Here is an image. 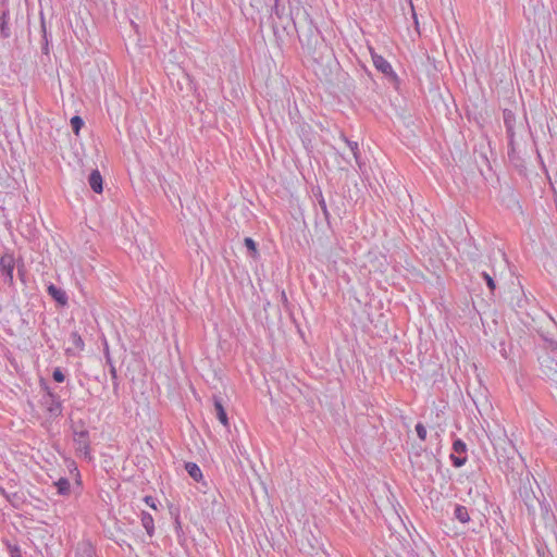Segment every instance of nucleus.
<instances>
[{
  "instance_id": "nucleus-31",
  "label": "nucleus",
  "mask_w": 557,
  "mask_h": 557,
  "mask_svg": "<svg viewBox=\"0 0 557 557\" xmlns=\"http://www.w3.org/2000/svg\"><path fill=\"white\" fill-rule=\"evenodd\" d=\"M41 51L44 54H49V41H42Z\"/></svg>"
},
{
  "instance_id": "nucleus-6",
  "label": "nucleus",
  "mask_w": 557,
  "mask_h": 557,
  "mask_svg": "<svg viewBox=\"0 0 557 557\" xmlns=\"http://www.w3.org/2000/svg\"><path fill=\"white\" fill-rule=\"evenodd\" d=\"M371 58H372L373 65L375 66V69L377 71H380L381 73H383L384 75L389 77L392 81L397 79V75L393 71L391 63L385 58L375 53L372 49H371Z\"/></svg>"
},
{
  "instance_id": "nucleus-30",
  "label": "nucleus",
  "mask_w": 557,
  "mask_h": 557,
  "mask_svg": "<svg viewBox=\"0 0 557 557\" xmlns=\"http://www.w3.org/2000/svg\"><path fill=\"white\" fill-rule=\"evenodd\" d=\"M175 530H176V533L178 534V536L183 532L182 531V524H181V521H180L178 517L175 519Z\"/></svg>"
},
{
  "instance_id": "nucleus-29",
  "label": "nucleus",
  "mask_w": 557,
  "mask_h": 557,
  "mask_svg": "<svg viewBox=\"0 0 557 557\" xmlns=\"http://www.w3.org/2000/svg\"><path fill=\"white\" fill-rule=\"evenodd\" d=\"M278 0H275V4H274V8H273V13L277 16V17H281L282 16V12L278 8Z\"/></svg>"
},
{
  "instance_id": "nucleus-33",
  "label": "nucleus",
  "mask_w": 557,
  "mask_h": 557,
  "mask_svg": "<svg viewBox=\"0 0 557 557\" xmlns=\"http://www.w3.org/2000/svg\"><path fill=\"white\" fill-rule=\"evenodd\" d=\"M12 557H22V556H21L20 552L16 550L15 553L12 554Z\"/></svg>"
},
{
  "instance_id": "nucleus-8",
  "label": "nucleus",
  "mask_w": 557,
  "mask_h": 557,
  "mask_svg": "<svg viewBox=\"0 0 557 557\" xmlns=\"http://www.w3.org/2000/svg\"><path fill=\"white\" fill-rule=\"evenodd\" d=\"M75 557H97L96 549L89 542H81L77 544Z\"/></svg>"
},
{
  "instance_id": "nucleus-32",
  "label": "nucleus",
  "mask_w": 557,
  "mask_h": 557,
  "mask_svg": "<svg viewBox=\"0 0 557 557\" xmlns=\"http://www.w3.org/2000/svg\"><path fill=\"white\" fill-rule=\"evenodd\" d=\"M553 388V396L555 399H557V375H555V379H554V386L552 387Z\"/></svg>"
},
{
  "instance_id": "nucleus-5",
  "label": "nucleus",
  "mask_w": 557,
  "mask_h": 557,
  "mask_svg": "<svg viewBox=\"0 0 557 557\" xmlns=\"http://www.w3.org/2000/svg\"><path fill=\"white\" fill-rule=\"evenodd\" d=\"M454 453L450 455V460L456 468L462 467L467 462V445L460 440L456 438L453 443Z\"/></svg>"
},
{
  "instance_id": "nucleus-20",
  "label": "nucleus",
  "mask_w": 557,
  "mask_h": 557,
  "mask_svg": "<svg viewBox=\"0 0 557 557\" xmlns=\"http://www.w3.org/2000/svg\"><path fill=\"white\" fill-rule=\"evenodd\" d=\"M84 125V121L81 116L78 115H74L72 119H71V126H72V129L73 132L77 135L82 128V126Z\"/></svg>"
},
{
  "instance_id": "nucleus-16",
  "label": "nucleus",
  "mask_w": 557,
  "mask_h": 557,
  "mask_svg": "<svg viewBox=\"0 0 557 557\" xmlns=\"http://www.w3.org/2000/svg\"><path fill=\"white\" fill-rule=\"evenodd\" d=\"M0 34L3 38H8L10 36L9 13L7 11H3L0 15Z\"/></svg>"
},
{
  "instance_id": "nucleus-11",
  "label": "nucleus",
  "mask_w": 557,
  "mask_h": 557,
  "mask_svg": "<svg viewBox=\"0 0 557 557\" xmlns=\"http://www.w3.org/2000/svg\"><path fill=\"white\" fill-rule=\"evenodd\" d=\"M141 525L146 530L147 534L151 537L154 534V522L153 518L149 512L143 511L140 515Z\"/></svg>"
},
{
  "instance_id": "nucleus-12",
  "label": "nucleus",
  "mask_w": 557,
  "mask_h": 557,
  "mask_svg": "<svg viewBox=\"0 0 557 557\" xmlns=\"http://www.w3.org/2000/svg\"><path fill=\"white\" fill-rule=\"evenodd\" d=\"M341 138L346 143V145L348 146V148L350 149V151L352 152V156L356 160V163L361 166V162H360V150H359V145L357 141H354V140H349L343 133L341 134Z\"/></svg>"
},
{
  "instance_id": "nucleus-1",
  "label": "nucleus",
  "mask_w": 557,
  "mask_h": 557,
  "mask_svg": "<svg viewBox=\"0 0 557 557\" xmlns=\"http://www.w3.org/2000/svg\"><path fill=\"white\" fill-rule=\"evenodd\" d=\"M73 431V441L76 446V451L85 459L90 460V441H89V432L85 428V422L79 420L72 425Z\"/></svg>"
},
{
  "instance_id": "nucleus-18",
  "label": "nucleus",
  "mask_w": 557,
  "mask_h": 557,
  "mask_svg": "<svg viewBox=\"0 0 557 557\" xmlns=\"http://www.w3.org/2000/svg\"><path fill=\"white\" fill-rule=\"evenodd\" d=\"M70 341L74 345L75 349L79 351L84 349L85 344L78 332H72L70 335Z\"/></svg>"
},
{
  "instance_id": "nucleus-24",
  "label": "nucleus",
  "mask_w": 557,
  "mask_h": 557,
  "mask_svg": "<svg viewBox=\"0 0 557 557\" xmlns=\"http://www.w3.org/2000/svg\"><path fill=\"white\" fill-rule=\"evenodd\" d=\"M416 432H417L418 437L421 441H425V438H426V429H425V426L422 423L419 422V423L416 424Z\"/></svg>"
},
{
  "instance_id": "nucleus-19",
  "label": "nucleus",
  "mask_w": 557,
  "mask_h": 557,
  "mask_svg": "<svg viewBox=\"0 0 557 557\" xmlns=\"http://www.w3.org/2000/svg\"><path fill=\"white\" fill-rule=\"evenodd\" d=\"M107 362L109 363L110 366V375H111V379L113 381V387L114 389H117L119 387V382H117V372H116V369L109 356V354L107 352Z\"/></svg>"
},
{
  "instance_id": "nucleus-7",
  "label": "nucleus",
  "mask_w": 557,
  "mask_h": 557,
  "mask_svg": "<svg viewBox=\"0 0 557 557\" xmlns=\"http://www.w3.org/2000/svg\"><path fill=\"white\" fill-rule=\"evenodd\" d=\"M88 183H89L90 188L96 194H101L102 193V190H103V181H102V176H101V174H100V172L98 170L91 171V173L89 174V177H88Z\"/></svg>"
},
{
  "instance_id": "nucleus-17",
  "label": "nucleus",
  "mask_w": 557,
  "mask_h": 557,
  "mask_svg": "<svg viewBox=\"0 0 557 557\" xmlns=\"http://www.w3.org/2000/svg\"><path fill=\"white\" fill-rule=\"evenodd\" d=\"M54 485L59 495L65 496L70 494L71 484L66 478H60L57 482H54Z\"/></svg>"
},
{
  "instance_id": "nucleus-14",
  "label": "nucleus",
  "mask_w": 557,
  "mask_h": 557,
  "mask_svg": "<svg viewBox=\"0 0 557 557\" xmlns=\"http://www.w3.org/2000/svg\"><path fill=\"white\" fill-rule=\"evenodd\" d=\"M185 469L187 473L193 478L196 482H199L202 479V472L199 466L195 462H186Z\"/></svg>"
},
{
  "instance_id": "nucleus-9",
  "label": "nucleus",
  "mask_w": 557,
  "mask_h": 557,
  "mask_svg": "<svg viewBox=\"0 0 557 557\" xmlns=\"http://www.w3.org/2000/svg\"><path fill=\"white\" fill-rule=\"evenodd\" d=\"M48 294L61 306H65L67 304L66 293L57 287L54 284H50L48 286Z\"/></svg>"
},
{
  "instance_id": "nucleus-13",
  "label": "nucleus",
  "mask_w": 557,
  "mask_h": 557,
  "mask_svg": "<svg viewBox=\"0 0 557 557\" xmlns=\"http://www.w3.org/2000/svg\"><path fill=\"white\" fill-rule=\"evenodd\" d=\"M454 517L461 523H467L470 521V515L467 507L459 504L455 505Z\"/></svg>"
},
{
  "instance_id": "nucleus-28",
  "label": "nucleus",
  "mask_w": 557,
  "mask_h": 557,
  "mask_svg": "<svg viewBox=\"0 0 557 557\" xmlns=\"http://www.w3.org/2000/svg\"><path fill=\"white\" fill-rule=\"evenodd\" d=\"M518 465V460L515 458V456L508 457L507 467L511 470H515L516 466Z\"/></svg>"
},
{
  "instance_id": "nucleus-2",
  "label": "nucleus",
  "mask_w": 557,
  "mask_h": 557,
  "mask_svg": "<svg viewBox=\"0 0 557 557\" xmlns=\"http://www.w3.org/2000/svg\"><path fill=\"white\" fill-rule=\"evenodd\" d=\"M15 269V258L14 255L10 251H5L0 257V274L3 278V282L9 286L14 285L13 272Z\"/></svg>"
},
{
  "instance_id": "nucleus-15",
  "label": "nucleus",
  "mask_w": 557,
  "mask_h": 557,
  "mask_svg": "<svg viewBox=\"0 0 557 557\" xmlns=\"http://www.w3.org/2000/svg\"><path fill=\"white\" fill-rule=\"evenodd\" d=\"M0 494L5 497V499L14 507L18 508L22 498L17 493H8L2 486H0Z\"/></svg>"
},
{
  "instance_id": "nucleus-23",
  "label": "nucleus",
  "mask_w": 557,
  "mask_h": 557,
  "mask_svg": "<svg viewBox=\"0 0 557 557\" xmlns=\"http://www.w3.org/2000/svg\"><path fill=\"white\" fill-rule=\"evenodd\" d=\"M481 275H482L483 280L486 282V285L490 288V290L493 293L496 288L494 278L486 272H482Z\"/></svg>"
},
{
  "instance_id": "nucleus-4",
  "label": "nucleus",
  "mask_w": 557,
  "mask_h": 557,
  "mask_svg": "<svg viewBox=\"0 0 557 557\" xmlns=\"http://www.w3.org/2000/svg\"><path fill=\"white\" fill-rule=\"evenodd\" d=\"M503 120L504 125L506 127V133L508 137V147H509V154L511 151H515V126H516V114L509 110L504 109L503 110Z\"/></svg>"
},
{
  "instance_id": "nucleus-21",
  "label": "nucleus",
  "mask_w": 557,
  "mask_h": 557,
  "mask_svg": "<svg viewBox=\"0 0 557 557\" xmlns=\"http://www.w3.org/2000/svg\"><path fill=\"white\" fill-rule=\"evenodd\" d=\"M40 29H41V34H42V41H49L50 42L51 35L47 30V25H46V21H45L42 12L40 13Z\"/></svg>"
},
{
  "instance_id": "nucleus-34",
  "label": "nucleus",
  "mask_w": 557,
  "mask_h": 557,
  "mask_svg": "<svg viewBox=\"0 0 557 557\" xmlns=\"http://www.w3.org/2000/svg\"><path fill=\"white\" fill-rule=\"evenodd\" d=\"M17 272H18V275H20L21 277H23V275H24L23 270L18 268Z\"/></svg>"
},
{
  "instance_id": "nucleus-26",
  "label": "nucleus",
  "mask_w": 557,
  "mask_h": 557,
  "mask_svg": "<svg viewBox=\"0 0 557 557\" xmlns=\"http://www.w3.org/2000/svg\"><path fill=\"white\" fill-rule=\"evenodd\" d=\"M319 206L323 212V215L325 218L326 221H329L330 219V212L327 210V207H326V202L324 200V198L321 196L320 200H319Z\"/></svg>"
},
{
  "instance_id": "nucleus-22",
  "label": "nucleus",
  "mask_w": 557,
  "mask_h": 557,
  "mask_svg": "<svg viewBox=\"0 0 557 557\" xmlns=\"http://www.w3.org/2000/svg\"><path fill=\"white\" fill-rule=\"evenodd\" d=\"M244 244H245L246 248L255 257L257 255V244H256V242L252 238H250V237H246L244 239Z\"/></svg>"
},
{
  "instance_id": "nucleus-25",
  "label": "nucleus",
  "mask_w": 557,
  "mask_h": 557,
  "mask_svg": "<svg viewBox=\"0 0 557 557\" xmlns=\"http://www.w3.org/2000/svg\"><path fill=\"white\" fill-rule=\"evenodd\" d=\"M52 377L58 383H62L65 380V375L60 368L53 370Z\"/></svg>"
},
{
  "instance_id": "nucleus-27",
  "label": "nucleus",
  "mask_w": 557,
  "mask_h": 557,
  "mask_svg": "<svg viewBox=\"0 0 557 557\" xmlns=\"http://www.w3.org/2000/svg\"><path fill=\"white\" fill-rule=\"evenodd\" d=\"M144 500L149 507L157 509L156 499L152 496H146Z\"/></svg>"
},
{
  "instance_id": "nucleus-10",
  "label": "nucleus",
  "mask_w": 557,
  "mask_h": 557,
  "mask_svg": "<svg viewBox=\"0 0 557 557\" xmlns=\"http://www.w3.org/2000/svg\"><path fill=\"white\" fill-rule=\"evenodd\" d=\"M213 405H214V409L216 411V418L219 419V421L224 426H228V418H227V413L224 409L222 399L218 396H213Z\"/></svg>"
},
{
  "instance_id": "nucleus-3",
  "label": "nucleus",
  "mask_w": 557,
  "mask_h": 557,
  "mask_svg": "<svg viewBox=\"0 0 557 557\" xmlns=\"http://www.w3.org/2000/svg\"><path fill=\"white\" fill-rule=\"evenodd\" d=\"M47 394L42 397V405L51 418H58L62 414V405L59 397L53 394L49 387H46Z\"/></svg>"
}]
</instances>
